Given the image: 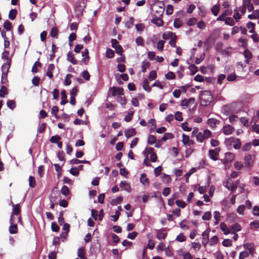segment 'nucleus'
I'll list each match as a JSON object with an SVG mask.
<instances>
[{"label": "nucleus", "mask_w": 259, "mask_h": 259, "mask_svg": "<svg viewBox=\"0 0 259 259\" xmlns=\"http://www.w3.org/2000/svg\"><path fill=\"white\" fill-rule=\"evenodd\" d=\"M73 77L72 75L71 74H68L65 77V80H64V84L65 85H69L71 83V78Z\"/></svg>", "instance_id": "40"}, {"label": "nucleus", "mask_w": 259, "mask_h": 259, "mask_svg": "<svg viewBox=\"0 0 259 259\" xmlns=\"http://www.w3.org/2000/svg\"><path fill=\"white\" fill-rule=\"evenodd\" d=\"M222 244L225 247H230L232 245V240L229 239H226L222 242Z\"/></svg>", "instance_id": "56"}, {"label": "nucleus", "mask_w": 259, "mask_h": 259, "mask_svg": "<svg viewBox=\"0 0 259 259\" xmlns=\"http://www.w3.org/2000/svg\"><path fill=\"white\" fill-rule=\"evenodd\" d=\"M9 55V52L8 51H7L6 50H4L3 53H2V57L3 59L7 60V62L6 63H8L11 61L9 59L8 55Z\"/></svg>", "instance_id": "51"}, {"label": "nucleus", "mask_w": 259, "mask_h": 259, "mask_svg": "<svg viewBox=\"0 0 259 259\" xmlns=\"http://www.w3.org/2000/svg\"><path fill=\"white\" fill-rule=\"evenodd\" d=\"M165 78L168 80L174 79L176 78L175 74L172 71H169L165 75Z\"/></svg>", "instance_id": "52"}, {"label": "nucleus", "mask_w": 259, "mask_h": 259, "mask_svg": "<svg viewBox=\"0 0 259 259\" xmlns=\"http://www.w3.org/2000/svg\"><path fill=\"white\" fill-rule=\"evenodd\" d=\"M106 54L107 58H112L114 55V52L110 49H108L106 51Z\"/></svg>", "instance_id": "60"}, {"label": "nucleus", "mask_w": 259, "mask_h": 259, "mask_svg": "<svg viewBox=\"0 0 259 259\" xmlns=\"http://www.w3.org/2000/svg\"><path fill=\"white\" fill-rule=\"evenodd\" d=\"M220 228L225 235H227L230 232L227 225L224 223H222L221 224Z\"/></svg>", "instance_id": "27"}, {"label": "nucleus", "mask_w": 259, "mask_h": 259, "mask_svg": "<svg viewBox=\"0 0 259 259\" xmlns=\"http://www.w3.org/2000/svg\"><path fill=\"white\" fill-rule=\"evenodd\" d=\"M82 56L83 57V58L82 59V62H83L84 64H87V62L89 61V51L88 50L85 49L82 52Z\"/></svg>", "instance_id": "20"}, {"label": "nucleus", "mask_w": 259, "mask_h": 259, "mask_svg": "<svg viewBox=\"0 0 259 259\" xmlns=\"http://www.w3.org/2000/svg\"><path fill=\"white\" fill-rule=\"evenodd\" d=\"M167 236V233L164 232L163 231L157 230L156 232V238L160 240H164Z\"/></svg>", "instance_id": "19"}, {"label": "nucleus", "mask_w": 259, "mask_h": 259, "mask_svg": "<svg viewBox=\"0 0 259 259\" xmlns=\"http://www.w3.org/2000/svg\"><path fill=\"white\" fill-rule=\"evenodd\" d=\"M36 185V181L34 177L29 176V186L31 188H34Z\"/></svg>", "instance_id": "39"}, {"label": "nucleus", "mask_w": 259, "mask_h": 259, "mask_svg": "<svg viewBox=\"0 0 259 259\" xmlns=\"http://www.w3.org/2000/svg\"><path fill=\"white\" fill-rule=\"evenodd\" d=\"M243 248L245 250H248V252L252 255L254 251V247L253 243H246L243 245Z\"/></svg>", "instance_id": "10"}, {"label": "nucleus", "mask_w": 259, "mask_h": 259, "mask_svg": "<svg viewBox=\"0 0 259 259\" xmlns=\"http://www.w3.org/2000/svg\"><path fill=\"white\" fill-rule=\"evenodd\" d=\"M140 181L141 183L144 185L148 186L149 185V179L147 178V176L145 173H142L141 175Z\"/></svg>", "instance_id": "18"}, {"label": "nucleus", "mask_w": 259, "mask_h": 259, "mask_svg": "<svg viewBox=\"0 0 259 259\" xmlns=\"http://www.w3.org/2000/svg\"><path fill=\"white\" fill-rule=\"evenodd\" d=\"M218 238L217 236L212 237L209 240V244L210 246L214 245L218 243Z\"/></svg>", "instance_id": "50"}, {"label": "nucleus", "mask_w": 259, "mask_h": 259, "mask_svg": "<svg viewBox=\"0 0 259 259\" xmlns=\"http://www.w3.org/2000/svg\"><path fill=\"white\" fill-rule=\"evenodd\" d=\"M176 240L180 242H184L186 240V237L181 233L177 236Z\"/></svg>", "instance_id": "46"}, {"label": "nucleus", "mask_w": 259, "mask_h": 259, "mask_svg": "<svg viewBox=\"0 0 259 259\" xmlns=\"http://www.w3.org/2000/svg\"><path fill=\"white\" fill-rule=\"evenodd\" d=\"M235 158V154L227 152L225 154V158L224 159L222 160V162L224 164H227L228 163H230L231 161H232Z\"/></svg>", "instance_id": "8"}, {"label": "nucleus", "mask_w": 259, "mask_h": 259, "mask_svg": "<svg viewBox=\"0 0 259 259\" xmlns=\"http://www.w3.org/2000/svg\"><path fill=\"white\" fill-rule=\"evenodd\" d=\"M243 5L247 8L249 12L253 10L254 7L253 4L251 3V0H243Z\"/></svg>", "instance_id": "15"}, {"label": "nucleus", "mask_w": 259, "mask_h": 259, "mask_svg": "<svg viewBox=\"0 0 259 259\" xmlns=\"http://www.w3.org/2000/svg\"><path fill=\"white\" fill-rule=\"evenodd\" d=\"M183 25V23L179 18L175 19L174 22V26L176 28H180Z\"/></svg>", "instance_id": "42"}, {"label": "nucleus", "mask_w": 259, "mask_h": 259, "mask_svg": "<svg viewBox=\"0 0 259 259\" xmlns=\"http://www.w3.org/2000/svg\"><path fill=\"white\" fill-rule=\"evenodd\" d=\"M150 67V63L149 62L143 61L142 65V72L145 73L146 72L147 69Z\"/></svg>", "instance_id": "45"}, {"label": "nucleus", "mask_w": 259, "mask_h": 259, "mask_svg": "<svg viewBox=\"0 0 259 259\" xmlns=\"http://www.w3.org/2000/svg\"><path fill=\"white\" fill-rule=\"evenodd\" d=\"M20 211V207L19 204L13 205V212L11 215H18Z\"/></svg>", "instance_id": "37"}, {"label": "nucleus", "mask_w": 259, "mask_h": 259, "mask_svg": "<svg viewBox=\"0 0 259 259\" xmlns=\"http://www.w3.org/2000/svg\"><path fill=\"white\" fill-rule=\"evenodd\" d=\"M244 57L246 59H251L252 58V53L248 49H246L244 51Z\"/></svg>", "instance_id": "59"}, {"label": "nucleus", "mask_w": 259, "mask_h": 259, "mask_svg": "<svg viewBox=\"0 0 259 259\" xmlns=\"http://www.w3.org/2000/svg\"><path fill=\"white\" fill-rule=\"evenodd\" d=\"M55 69V65L53 64L49 65L47 72V75L50 78L53 79V71Z\"/></svg>", "instance_id": "14"}, {"label": "nucleus", "mask_w": 259, "mask_h": 259, "mask_svg": "<svg viewBox=\"0 0 259 259\" xmlns=\"http://www.w3.org/2000/svg\"><path fill=\"white\" fill-rule=\"evenodd\" d=\"M8 94V91L7 88L3 85L0 89V97H4L6 95Z\"/></svg>", "instance_id": "47"}, {"label": "nucleus", "mask_w": 259, "mask_h": 259, "mask_svg": "<svg viewBox=\"0 0 259 259\" xmlns=\"http://www.w3.org/2000/svg\"><path fill=\"white\" fill-rule=\"evenodd\" d=\"M202 243L203 245L205 247L209 241V231L206 230L202 234Z\"/></svg>", "instance_id": "11"}, {"label": "nucleus", "mask_w": 259, "mask_h": 259, "mask_svg": "<svg viewBox=\"0 0 259 259\" xmlns=\"http://www.w3.org/2000/svg\"><path fill=\"white\" fill-rule=\"evenodd\" d=\"M67 59L68 61L72 63L73 64H76L77 62L74 59L73 54L71 52H69L67 54Z\"/></svg>", "instance_id": "21"}, {"label": "nucleus", "mask_w": 259, "mask_h": 259, "mask_svg": "<svg viewBox=\"0 0 259 259\" xmlns=\"http://www.w3.org/2000/svg\"><path fill=\"white\" fill-rule=\"evenodd\" d=\"M157 77V72L155 70L151 71L149 73L148 79L150 81L154 80Z\"/></svg>", "instance_id": "49"}, {"label": "nucleus", "mask_w": 259, "mask_h": 259, "mask_svg": "<svg viewBox=\"0 0 259 259\" xmlns=\"http://www.w3.org/2000/svg\"><path fill=\"white\" fill-rule=\"evenodd\" d=\"M230 229L232 230V233L238 232L241 230V227L239 224L236 223L230 227Z\"/></svg>", "instance_id": "30"}, {"label": "nucleus", "mask_w": 259, "mask_h": 259, "mask_svg": "<svg viewBox=\"0 0 259 259\" xmlns=\"http://www.w3.org/2000/svg\"><path fill=\"white\" fill-rule=\"evenodd\" d=\"M250 254L249 252L246 251H243L239 253V259H244L249 256Z\"/></svg>", "instance_id": "55"}, {"label": "nucleus", "mask_w": 259, "mask_h": 259, "mask_svg": "<svg viewBox=\"0 0 259 259\" xmlns=\"http://www.w3.org/2000/svg\"><path fill=\"white\" fill-rule=\"evenodd\" d=\"M147 125H149V126L150 127V130H155L156 128V121L155 119L151 118L150 119Z\"/></svg>", "instance_id": "26"}, {"label": "nucleus", "mask_w": 259, "mask_h": 259, "mask_svg": "<svg viewBox=\"0 0 259 259\" xmlns=\"http://www.w3.org/2000/svg\"><path fill=\"white\" fill-rule=\"evenodd\" d=\"M61 139V137L58 135L53 136L50 138V142L52 143H57Z\"/></svg>", "instance_id": "53"}, {"label": "nucleus", "mask_w": 259, "mask_h": 259, "mask_svg": "<svg viewBox=\"0 0 259 259\" xmlns=\"http://www.w3.org/2000/svg\"><path fill=\"white\" fill-rule=\"evenodd\" d=\"M123 200L122 196H118L116 199H113L111 201V204L112 205H115L118 204H120Z\"/></svg>", "instance_id": "29"}, {"label": "nucleus", "mask_w": 259, "mask_h": 259, "mask_svg": "<svg viewBox=\"0 0 259 259\" xmlns=\"http://www.w3.org/2000/svg\"><path fill=\"white\" fill-rule=\"evenodd\" d=\"M118 102L121 105H125L126 104L127 101L123 95V92L122 93V95H119L117 97Z\"/></svg>", "instance_id": "23"}, {"label": "nucleus", "mask_w": 259, "mask_h": 259, "mask_svg": "<svg viewBox=\"0 0 259 259\" xmlns=\"http://www.w3.org/2000/svg\"><path fill=\"white\" fill-rule=\"evenodd\" d=\"M151 22L158 26H161L163 25V21L161 17H154V18L151 19Z\"/></svg>", "instance_id": "13"}, {"label": "nucleus", "mask_w": 259, "mask_h": 259, "mask_svg": "<svg viewBox=\"0 0 259 259\" xmlns=\"http://www.w3.org/2000/svg\"><path fill=\"white\" fill-rule=\"evenodd\" d=\"M120 188L123 189L125 191H128L131 188L130 185L126 181H121L119 184Z\"/></svg>", "instance_id": "31"}, {"label": "nucleus", "mask_w": 259, "mask_h": 259, "mask_svg": "<svg viewBox=\"0 0 259 259\" xmlns=\"http://www.w3.org/2000/svg\"><path fill=\"white\" fill-rule=\"evenodd\" d=\"M164 4L162 2L153 4L151 10L153 17H162L164 11Z\"/></svg>", "instance_id": "2"}, {"label": "nucleus", "mask_w": 259, "mask_h": 259, "mask_svg": "<svg viewBox=\"0 0 259 259\" xmlns=\"http://www.w3.org/2000/svg\"><path fill=\"white\" fill-rule=\"evenodd\" d=\"M200 99L201 105L204 106L209 105L213 100L211 92L206 90L201 92Z\"/></svg>", "instance_id": "1"}, {"label": "nucleus", "mask_w": 259, "mask_h": 259, "mask_svg": "<svg viewBox=\"0 0 259 259\" xmlns=\"http://www.w3.org/2000/svg\"><path fill=\"white\" fill-rule=\"evenodd\" d=\"M176 203L179 207L182 208H185L186 206V203L184 201L181 200H176Z\"/></svg>", "instance_id": "62"}, {"label": "nucleus", "mask_w": 259, "mask_h": 259, "mask_svg": "<svg viewBox=\"0 0 259 259\" xmlns=\"http://www.w3.org/2000/svg\"><path fill=\"white\" fill-rule=\"evenodd\" d=\"M17 13V12L16 9L11 10L9 14V18L12 20H14L16 18Z\"/></svg>", "instance_id": "35"}, {"label": "nucleus", "mask_w": 259, "mask_h": 259, "mask_svg": "<svg viewBox=\"0 0 259 259\" xmlns=\"http://www.w3.org/2000/svg\"><path fill=\"white\" fill-rule=\"evenodd\" d=\"M61 101L60 104L61 105H65L68 102L67 99V95L66 93L65 90H62L61 93Z\"/></svg>", "instance_id": "22"}, {"label": "nucleus", "mask_w": 259, "mask_h": 259, "mask_svg": "<svg viewBox=\"0 0 259 259\" xmlns=\"http://www.w3.org/2000/svg\"><path fill=\"white\" fill-rule=\"evenodd\" d=\"M244 164L245 167L250 168L254 162V157L250 154H247L244 157Z\"/></svg>", "instance_id": "3"}, {"label": "nucleus", "mask_w": 259, "mask_h": 259, "mask_svg": "<svg viewBox=\"0 0 259 259\" xmlns=\"http://www.w3.org/2000/svg\"><path fill=\"white\" fill-rule=\"evenodd\" d=\"M250 227L259 229V221L256 220L250 223Z\"/></svg>", "instance_id": "64"}, {"label": "nucleus", "mask_w": 259, "mask_h": 259, "mask_svg": "<svg viewBox=\"0 0 259 259\" xmlns=\"http://www.w3.org/2000/svg\"><path fill=\"white\" fill-rule=\"evenodd\" d=\"M61 193L66 196L69 195L70 191L69 188L65 185H64L61 189Z\"/></svg>", "instance_id": "41"}, {"label": "nucleus", "mask_w": 259, "mask_h": 259, "mask_svg": "<svg viewBox=\"0 0 259 259\" xmlns=\"http://www.w3.org/2000/svg\"><path fill=\"white\" fill-rule=\"evenodd\" d=\"M4 27L7 31H10L12 29V24L8 20L4 22Z\"/></svg>", "instance_id": "48"}, {"label": "nucleus", "mask_w": 259, "mask_h": 259, "mask_svg": "<svg viewBox=\"0 0 259 259\" xmlns=\"http://www.w3.org/2000/svg\"><path fill=\"white\" fill-rule=\"evenodd\" d=\"M226 187L230 190H233L235 189L233 182L231 180H228L226 182Z\"/></svg>", "instance_id": "32"}, {"label": "nucleus", "mask_w": 259, "mask_h": 259, "mask_svg": "<svg viewBox=\"0 0 259 259\" xmlns=\"http://www.w3.org/2000/svg\"><path fill=\"white\" fill-rule=\"evenodd\" d=\"M220 151L219 148H215L214 149H210L208 151L209 156L213 161L218 160V156Z\"/></svg>", "instance_id": "6"}, {"label": "nucleus", "mask_w": 259, "mask_h": 259, "mask_svg": "<svg viewBox=\"0 0 259 259\" xmlns=\"http://www.w3.org/2000/svg\"><path fill=\"white\" fill-rule=\"evenodd\" d=\"M7 107L11 110H14L16 107V103L14 100H8L7 102Z\"/></svg>", "instance_id": "34"}, {"label": "nucleus", "mask_w": 259, "mask_h": 259, "mask_svg": "<svg viewBox=\"0 0 259 259\" xmlns=\"http://www.w3.org/2000/svg\"><path fill=\"white\" fill-rule=\"evenodd\" d=\"M189 69L191 71V74L194 75L198 71V68L197 66L194 64H191L189 66Z\"/></svg>", "instance_id": "54"}, {"label": "nucleus", "mask_w": 259, "mask_h": 259, "mask_svg": "<svg viewBox=\"0 0 259 259\" xmlns=\"http://www.w3.org/2000/svg\"><path fill=\"white\" fill-rule=\"evenodd\" d=\"M123 89L122 88H117L113 87L110 88L109 91V94L112 97H115L117 94L122 95Z\"/></svg>", "instance_id": "5"}, {"label": "nucleus", "mask_w": 259, "mask_h": 259, "mask_svg": "<svg viewBox=\"0 0 259 259\" xmlns=\"http://www.w3.org/2000/svg\"><path fill=\"white\" fill-rule=\"evenodd\" d=\"M211 217V212L209 211H207L204 213V215L202 217V219L204 221H209L210 220Z\"/></svg>", "instance_id": "57"}, {"label": "nucleus", "mask_w": 259, "mask_h": 259, "mask_svg": "<svg viewBox=\"0 0 259 259\" xmlns=\"http://www.w3.org/2000/svg\"><path fill=\"white\" fill-rule=\"evenodd\" d=\"M174 135L171 133H167L164 134L163 137L161 139L160 141H166L167 140L171 139L174 138Z\"/></svg>", "instance_id": "28"}, {"label": "nucleus", "mask_w": 259, "mask_h": 259, "mask_svg": "<svg viewBox=\"0 0 259 259\" xmlns=\"http://www.w3.org/2000/svg\"><path fill=\"white\" fill-rule=\"evenodd\" d=\"M10 67V62L4 64L2 67V82L4 83L5 82L4 81L5 79H6L7 77V74L9 71V68Z\"/></svg>", "instance_id": "4"}, {"label": "nucleus", "mask_w": 259, "mask_h": 259, "mask_svg": "<svg viewBox=\"0 0 259 259\" xmlns=\"http://www.w3.org/2000/svg\"><path fill=\"white\" fill-rule=\"evenodd\" d=\"M143 88L145 91L148 92H150L151 91V87L149 85L148 81L146 78L144 79L143 81Z\"/></svg>", "instance_id": "25"}, {"label": "nucleus", "mask_w": 259, "mask_h": 259, "mask_svg": "<svg viewBox=\"0 0 259 259\" xmlns=\"http://www.w3.org/2000/svg\"><path fill=\"white\" fill-rule=\"evenodd\" d=\"M232 11L231 10H225L221 15L217 18V21H224L227 16L231 15Z\"/></svg>", "instance_id": "12"}, {"label": "nucleus", "mask_w": 259, "mask_h": 259, "mask_svg": "<svg viewBox=\"0 0 259 259\" xmlns=\"http://www.w3.org/2000/svg\"><path fill=\"white\" fill-rule=\"evenodd\" d=\"M208 125L211 128L217 127V125L220 123V121L215 118H210L207 121Z\"/></svg>", "instance_id": "17"}, {"label": "nucleus", "mask_w": 259, "mask_h": 259, "mask_svg": "<svg viewBox=\"0 0 259 259\" xmlns=\"http://www.w3.org/2000/svg\"><path fill=\"white\" fill-rule=\"evenodd\" d=\"M240 122L246 128L249 127V121L245 117H241L239 119Z\"/></svg>", "instance_id": "43"}, {"label": "nucleus", "mask_w": 259, "mask_h": 259, "mask_svg": "<svg viewBox=\"0 0 259 259\" xmlns=\"http://www.w3.org/2000/svg\"><path fill=\"white\" fill-rule=\"evenodd\" d=\"M77 255L80 259H87L84 255V248L80 247L78 249Z\"/></svg>", "instance_id": "24"}, {"label": "nucleus", "mask_w": 259, "mask_h": 259, "mask_svg": "<svg viewBox=\"0 0 259 259\" xmlns=\"http://www.w3.org/2000/svg\"><path fill=\"white\" fill-rule=\"evenodd\" d=\"M156 141V138L153 135H149L148 139V143L150 145H152L155 143Z\"/></svg>", "instance_id": "63"}, {"label": "nucleus", "mask_w": 259, "mask_h": 259, "mask_svg": "<svg viewBox=\"0 0 259 259\" xmlns=\"http://www.w3.org/2000/svg\"><path fill=\"white\" fill-rule=\"evenodd\" d=\"M211 11L214 16H217L220 11L219 5H214L212 7Z\"/></svg>", "instance_id": "36"}, {"label": "nucleus", "mask_w": 259, "mask_h": 259, "mask_svg": "<svg viewBox=\"0 0 259 259\" xmlns=\"http://www.w3.org/2000/svg\"><path fill=\"white\" fill-rule=\"evenodd\" d=\"M134 18L132 17H130L129 20L125 23V26L130 29L134 25Z\"/></svg>", "instance_id": "38"}, {"label": "nucleus", "mask_w": 259, "mask_h": 259, "mask_svg": "<svg viewBox=\"0 0 259 259\" xmlns=\"http://www.w3.org/2000/svg\"><path fill=\"white\" fill-rule=\"evenodd\" d=\"M225 24L230 26H233L234 22L233 19L231 17H227L225 20Z\"/></svg>", "instance_id": "58"}, {"label": "nucleus", "mask_w": 259, "mask_h": 259, "mask_svg": "<svg viewBox=\"0 0 259 259\" xmlns=\"http://www.w3.org/2000/svg\"><path fill=\"white\" fill-rule=\"evenodd\" d=\"M183 143L184 145L190 146L191 145L194 144V142L192 140H190L188 136L183 134Z\"/></svg>", "instance_id": "16"}, {"label": "nucleus", "mask_w": 259, "mask_h": 259, "mask_svg": "<svg viewBox=\"0 0 259 259\" xmlns=\"http://www.w3.org/2000/svg\"><path fill=\"white\" fill-rule=\"evenodd\" d=\"M195 102L194 98L191 97L188 99H184L182 100L181 105L182 106L189 107L190 105L193 104Z\"/></svg>", "instance_id": "9"}, {"label": "nucleus", "mask_w": 259, "mask_h": 259, "mask_svg": "<svg viewBox=\"0 0 259 259\" xmlns=\"http://www.w3.org/2000/svg\"><path fill=\"white\" fill-rule=\"evenodd\" d=\"M58 33V30L57 27H53L51 29L50 35L52 37H56Z\"/></svg>", "instance_id": "61"}, {"label": "nucleus", "mask_w": 259, "mask_h": 259, "mask_svg": "<svg viewBox=\"0 0 259 259\" xmlns=\"http://www.w3.org/2000/svg\"><path fill=\"white\" fill-rule=\"evenodd\" d=\"M10 222L11 224V226L9 227V232L11 234H14L17 233L18 228L16 224H14V219H13V216L11 215Z\"/></svg>", "instance_id": "7"}, {"label": "nucleus", "mask_w": 259, "mask_h": 259, "mask_svg": "<svg viewBox=\"0 0 259 259\" xmlns=\"http://www.w3.org/2000/svg\"><path fill=\"white\" fill-rule=\"evenodd\" d=\"M164 43V40H160L158 41L157 43V49L160 51H162L163 50Z\"/></svg>", "instance_id": "44"}, {"label": "nucleus", "mask_w": 259, "mask_h": 259, "mask_svg": "<svg viewBox=\"0 0 259 259\" xmlns=\"http://www.w3.org/2000/svg\"><path fill=\"white\" fill-rule=\"evenodd\" d=\"M255 26V24L254 23H253V22H248L247 25H246V27L248 29H250V30L249 31V32L250 33H251L254 32Z\"/></svg>", "instance_id": "33"}]
</instances>
